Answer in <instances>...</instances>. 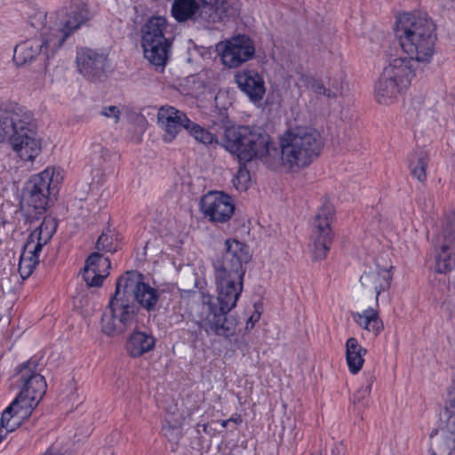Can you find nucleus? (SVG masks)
<instances>
[{"instance_id": "nucleus-1", "label": "nucleus", "mask_w": 455, "mask_h": 455, "mask_svg": "<svg viewBox=\"0 0 455 455\" xmlns=\"http://www.w3.org/2000/svg\"><path fill=\"white\" fill-rule=\"evenodd\" d=\"M10 141L24 161H32L41 151L33 113L17 103L0 105V142Z\"/></svg>"}, {"instance_id": "nucleus-2", "label": "nucleus", "mask_w": 455, "mask_h": 455, "mask_svg": "<svg viewBox=\"0 0 455 455\" xmlns=\"http://www.w3.org/2000/svg\"><path fill=\"white\" fill-rule=\"evenodd\" d=\"M218 297H204L199 313V325L206 332L229 337L235 333V320L228 314L236 306L243 291V280L215 278Z\"/></svg>"}, {"instance_id": "nucleus-3", "label": "nucleus", "mask_w": 455, "mask_h": 455, "mask_svg": "<svg viewBox=\"0 0 455 455\" xmlns=\"http://www.w3.org/2000/svg\"><path fill=\"white\" fill-rule=\"evenodd\" d=\"M396 36L407 55L419 63H428L435 53V25L425 14L405 13L396 22Z\"/></svg>"}, {"instance_id": "nucleus-4", "label": "nucleus", "mask_w": 455, "mask_h": 455, "mask_svg": "<svg viewBox=\"0 0 455 455\" xmlns=\"http://www.w3.org/2000/svg\"><path fill=\"white\" fill-rule=\"evenodd\" d=\"M323 148L321 134L311 127H296L279 138L282 166L297 172L311 164Z\"/></svg>"}, {"instance_id": "nucleus-5", "label": "nucleus", "mask_w": 455, "mask_h": 455, "mask_svg": "<svg viewBox=\"0 0 455 455\" xmlns=\"http://www.w3.org/2000/svg\"><path fill=\"white\" fill-rule=\"evenodd\" d=\"M220 146L231 155L237 156L239 162H251L260 159L270 164L272 140L268 133L261 127L239 125L225 129Z\"/></svg>"}, {"instance_id": "nucleus-6", "label": "nucleus", "mask_w": 455, "mask_h": 455, "mask_svg": "<svg viewBox=\"0 0 455 455\" xmlns=\"http://www.w3.org/2000/svg\"><path fill=\"white\" fill-rule=\"evenodd\" d=\"M392 266L365 271L360 277V283L366 296H373L376 308L369 307L363 312L353 313L354 321L363 329L378 336L384 329V323L379 316V299L382 292L391 286Z\"/></svg>"}, {"instance_id": "nucleus-7", "label": "nucleus", "mask_w": 455, "mask_h": 455, "mask_svg": "<svg viewBox=\"0 0 455 455\" xmlns=\"http://www.w3.org/2000/svg\"><path fill=\"white\" fill-rule=\"evenodd\" d=\"M122 290L116 285L101 319L100 328L104 334L114 337L123 334L136 321L139 307L129 298H125Z\"/></svg>"}, {"instance_id": "nucleus-8", "label": "nucleus", "mask_w": 455, "mask_h": 455, "mask_svg": "<svg viewBox=\"0 0 455 455\" xmlns=\"http://www.w3.org/2000/svg\"><path fill=\"white\" fill-rule=\"evenodd\" d=\"M167 20L163 16L151 17L141 28V44L145 58L162 71L167 62L170 43L164 36Z\"/></svg>"}, {"instance_id": "nucleus-9", "label": "nucleus", "mask_w": 455, "mask_h": 455, "mask_svg": "<svg viewBox=\"0 0 455 455\" xmlns=\"http://www.w3.org/2000/svg\"><path fill=\"white\" fill-rule=\"evenodd\" d=\"M56 228L55 220L45 217L40 226L28 235L19 262V272L23 279L29 277L35 270L39 263L40 251L52 239Z\"/></svg>"}, {"instance_id": "nucleus-10", "label": "nucleus", "mask_w": 455, "mask_h": 455, "mask_svg": "<svg viewBox=\"0 0 455 455\" xmlns=\"http://www.w3.org/2000/svg\"><path fill=\"white\" fill-rule=\"evenodd\" d=\"M226 0H175L172 13L179 22L198 19L216 22L228 13Z\"/></svg>"}, {"instance_id": "nucleus-11", "label": "nucleus", "mask_w": 455, "mask_h": 455, "mask_svg": "<svg viewBox=\"0 0 455 455\" xmlns=\"http://www.w3.org/2000/svg\"><path fill=\"white\" fill-rule=\"evenodd\" d=\"M62 179L60 171L55 167H47L40 173L33 175L29 179L25 190L27 204L38 211V212L45 211L49 196L51 194H55Z\"/></svg>"}, {"instance_id": "nucleus-12", "label": "nucleus", "mask_w": 455, "mask_h": 455, "mask_svg": "<svg viewBox=\"0 0 455 455\" xmlns=\"http://www.w3.org/2000/svg\"><path fill=\"white\" fill-rule=\"evenodd\" d=\"M17 376L21 389L15 399L26 413L38 404L45 394L47 384L44 377L37 372V363L33 359L20 366Z\"/></svg>"}, {"instance_id": "nucleus-13", "label": "nucleus", "mask_w": 455, "mask_h": 455, "mask_svg": "<svg viewBox=\"0 0 455 455\" xmlns=\"http://www.w3.org/2000/svg\"><path fill=\"white\" fill-rule=\"evenodd\" d=\"M225 247L222 256L213 262L215 278L243 280L245 273L243 264L251 259L247 245L236 240H227Z\"/></svg>"}, {"instance_id": "nucleus-14", "label": "nucleus", "mask_w": 455, "mask_h": 455, "mask_svg": "<svg viewBox=\"0 0 455 455\" xmlns=\"http://www.w3.org/2000/svg\"><path fill=\"white\" fill-rule=\"evenodd\" d=\"M60 39L52 38L45 29L40 36L26 39L14 48L13 61L18 67L34 63L40 57L50 60L60 50Z\"/></svg>"}, {"instance_id": "nucleus-15", "label": "nucleus", "mask_w": 455, "mask_h": 455, "mask_svg": "<svg viewBox=\"0 0 455 455\" xmlns=\"http://www.w3.org/2000/svg\"><path fill=\"white\" fill-rule=\"evenodd\" d=\"M116 286L125 298L135 301L147 311L154 310L159 300L158 290L143 282V275L137 271H127L116 280Z\"/></svg>"}, {"instance_id": "nucleus-16", "label": "nucleus", "mask_w": 455, "mask_h": 455, "mask_svg": "<svg viewBox=\"0 0 455 455\" xmlns=\"http://www.w3.org/2000/svg\"><path fill=\"white\" fill-rule=\"evenodd\" d=\"M334 210L331 204H324L315 215L311 223L312 254L315 260L324 259L332 242L331 223Z\"/></svg>"}, {"instance_id": "nucleus-17", "label": "nucleus", "mask_w": 455, "mask_h": 455, "mask_svg": "<svg viewBox=\"0 0 455 455\" xmlns=\"http://www.w3.org/2000/svg\"><path fill=\"white\" fill-rule=\"evenodd\" d=\"M435 267L439 273L455 268V211L449 212L441 222L436 239Z\"/></svg>"}, {"instance_id": "nucleus-18", "label": "nucleus", "mask_w": 455, "mask_h": 455, "mask_svg": "<svg viewBox=\"0 0 455 455\" xmlns=\"http://www.w3.org/2000/svg\"><path fill=\"white\" fill-rule=\"evenodd\" d=\"M222 63L228 68H236L251 60L255 52L252 41L245 36H238L226 43L219 44Z\"/></svg>"}, {"instance_id": "nucleus-19", "label": "nucleus", "mask_w": 455, "mask_h": 455, "mask_svg": "<svg viewBox=\"0 0 455 455\" xmlns=\"http://www.w3.org/2000/svg\"><path fill=\"white\" fill-rule=\"evenodd\" d=\"M87 14L84 8L77 4H70L59 12V21L54 27L46 28L52 38L60 39V49L66 39L86 20Z\"/></svg>"}, {"instance_id": "nucleus-20", "label": "nucleus", "mask_w": 455, "mask_h": 455, "mask_svg": "<svg viewBox=\"0 0 455 455\" xmlns=\"http://www.w3.org/2000/svg\"><path fill=\"white\" fill-rule=\"evenodd\" d=\"M204 215L214 223H225L232 217L235 205L231 197L222 192H209L200 203Z\"/></svg>"}, {"instance_id": "nucleus-21", "label": "nucleus", "mask_w": 455, "mask_h": 455, "mask_svg": "<svg viewBox=\"0 0 455 455\" xmlns=\"http://www.w3.org/2000/svg\"><path fill=\"white\" fill-rule=\"evenodd\" d=\"M107 55L100 51L87 47L77 50L76 62L78 71L87 79L100 78L104 73Z\"/></svg>"}, {"instance_id": "nucleus-22", "label": "nucleus", "mask_w": 455, "mask_h": 455, "mask_svg": "<svg viewBox=\"0 0 455 455\" xmlns=\"http://www.w3.org/2000/svg\"><path fill=\"white\" fill-rule=\"evenodd\" d=\"M158 124L164 131V140L170 142L179 133L181 128L188 130L189 119L185 113L173 107H162L157 114Z\"/></svg>"}, {"instance_id": "nucleus-23", "label": "nucleus", "mask_w": 455, "mask_h": 455, "mask_svg": "<svg viewBox=\"0 0 455 455\" xmlns=\"http://www.w3.org/2000/svg\"><path fill=\"white\" fill-rule=\"evenodd\" d=\"M110 260L99 252L92 253L86 259L83 269V278L90 287H100L103 280L108 275Z\"/></svg>"}, {"instance_id": "nucleus-24", "label": "nucleus", "mask_w": 455, "mask_h": 455, "mask_svg": "<svg viewBox=\"0 0 455 455\" xmlns=\"http://www.w3.org/2000/svg\"><path fill=\"white\" fill-rule=\"evenodd\" d=\"M418 63L410 57L395 58L389 62L383 72L406 90L415 76Z\"/></svg>"}, {"instance_id": "nucleus-25", "label": "nucleus", "mask_w": 455, "mask_h": 455, "mask_svg": "<svg viewBox=\"0 0 455 455\" xmlns=\"http://www.w3.org/2000/svg\"><path fill=\"white\" fill-rule=\"evenodd\" d=\"M239 88L244 92L251 100H260L265 94L262 77L255 70H243L235 76Z\"/></svg>"}, {"instance_id": "nucleus-26", "label": "nucleus", "mask_w": 455, "mask_h": 455, "mask_svg": "<svg viewBox=\"0 0 455 455\" xmlns=\"http://www.w3.org/2000/svg\"><path fill=\"white\" fill-rule=\"evenodd\" d=\"M404 91L405 89L400 86L399 83H396L391 77H387V76L382 72L381 76L375 85L374 97L378 103L389 105Z\"/></svg>"}, {"instance_id": "nucleus-27", "label": "nucleus", "mask_w": 455, "mask_h": 455, "mask_svg": "<svg viewBox=\"0 0 455 455\" xmlns=\"http://www.w3.org/2000/svg\"><path fill=\"white\" fill-rule=\"evenodd\" d=\"M155 338L143 331H134L127 339L125 348L132 357H139L155 347Z\"/></svg>"}, {"instance_id": "nucleus-28", "label": "nucleus", "mask_w": 455, "mask_h": 455, "mask_svg": "<svg viewBox=\"0 0 455 455\" xmlns=\"http://www.w3.org/2000/svg\"><path fill=\"white\" fill-rule=\"evenodd\" d=\"M366 354V349L363 348L355 338H349L346 343V359L349 371L355 374L363 367L364 359L363 355Z\"/></svg>"}, {"instance_id": "nucleus-29", "label": "nucleus", "mask_w": 455, "mask_h": 455, "mask_svg": "<svg viewBox=\"0 0 455 455\" xmlns=\"http://www.w3.org/2000/svg\"><path fill=\"white\" fill-rule=\"evenodd\" d=\"M446 412L448 413V418L445 426L444 442L449 450L455 451V379L449 391Z\"/></svg>"}, {"instance_id": "nucleus-30", "label": "nucleus", "mask_w": 455, "mask_h": 455, "mask_svg": "<svg viewBox=\"0 0 455 455\" xmlns=\"http://www.w3.org/2000/svg\"><path fill=\"white\" fill-rule=\"evenodd\" d=\"M428 164V156L423 150H419L411 153L409 156V168L411 174L418 180L423 181L426 180V169Z\"/></svg>"}, {"instance_id": "nucleus-31", "label": "nucleus", "mask_w": 455, "mask_h": 455, "mask_svg": "<svg viewBox=\"0 0 455 455\" xmlns=\"http://www.w3.org/2000/svg\"><path fill=\"white\" fill-rule=\"evenodd\" d=\"M282 428L283 432L280 435L281 445L288 449L295 447L299 437V431L297 429L295 421L286 417L282 421Z\"/></svg>"}, {"instance_id": "nucleus-32", "label": "nucleus", "mask_w": 455, "mask_h": 455, "mask_svg": "<svg viewBox=\"0 0 455 455\" xmlns=\"http://www.w3.org/2000/svg\"><path fill=\"white\" fill-rule=\"evenodd\" d=\"M182 419H172L171 415L165 418V423L163 426L162 432L170 441L177 442L181 437Z\"/></svg>"}, {"instance_id": "nucleus-33", "label": "nucleus", "mask_w": 455, "mask_h": 455, "mask_svg": "<svg viewBox=\"0 0 455 455\" xmlns=\"http://www.w3.org/2000/svg\"><path fill=\"white\" fill-rule=\"evenodd\" d=\"M188 133L193 136L197 141L203 144H212L213 142H217V138L215 135L211 133L209 131L201 127L197 124L189 121V124L188 127Z\"/></svg>"}, {"instance_id": "nucleus-34", "label": "nucleus", "mask_w": 455, "mask_h": 455, "mask_svg": "<svg viewBox=\"0 0 455 455\" xmlns=\"http://www.w3.org/2000/svg\"><path fill=\"white\" fill-rule=\"evenodd\" d=\"M251 181L250 172L247 170L244 164L240 162L239 169L233 178V184L237 190H246Z\"/></svg>"}, {"instance_id": "nucleus-35", "label": "nucleus", "mask_w": 455, "mask_h": 455, "mask_svg": "<svg viewBox=\"0 0 455 455\" xmlns=\"http://www.w3.org/2000/svg\"><path fill=\"white\" fill-rule=\"evenodd\" d=\"M308 87L315 93L318 95H323L329 99L336 98L339 93L338 88H335V90L326 88L322 82L316 79H311L309 81Z\"/></svg>"}, {"instance_id": "nucleus-36", "label": "nucleus", "mask_w": 455, "mask_h": 455, "mask_svg": "<svg viewBox=\"0 0 455 455\" xmlns=\"http://www.w3.org/2000/svg\"><path fill=\"white\" fill-rule=\"evenodd\" d=\"M375 380L373 376L367 378V385L360 387L354 395L355 403H362L366 397H368L371 391V386Z\"/></svg>"}, {"instance_id": "nucleus-37", "label": "nucleus", "mask_w": 455, "mask_h": 455, "mask_svg": "<svg viewBox=\"0 0 455 455\" xmlns=\"http://www.w3.org/2000/svg\"><path fill=\"white\" fill-rule=\"evenodd\" d=\"M46 23V13L43 11H36L33 15L29 16V24L36 29L44 28Z\"/></svg>"}, {"instance_id": "nucleus-38", "label": "nucleus", "mask_w": 455, "mask_h": 455, "mask_svg": "<svg viewBox=\"0 0 455 455\" xmlns=\"http://www.w3.org/2000/svg\"><path fill=\"white\" fill-rule=\"evenodd\" d=\"M96 249L98 251H116V248L113 245L112 237L108 235L102 234L97 240Z\"/></svg>"}, {"instance_id": "nucleus-39", "label": "nucleus", "mask_w": 455, "mask_h": 455, "mask_svg": "<svg viewBox=\"0 0 455 455\" xmlns=\"http://www.w3.org/2000/svg\"><path fill=\"white\" fill-rule=\"evenodd\" d=\"M100 114L109 119H113L115 124L120 120L121 111L116 106H108L102 108Z\"/></svg>"}, {"instance_id": "nucleus-40", "label": "nucleus", "mask_w": 455, "mask_h": 455, "mask_svg": "<svg viewBox=\"0 0 455 455\" xmlns=\"http://www.w3.org/2000/svg\"><path fill=\"white\" fill-rule=\"evenodd\" d=\"M68 394L67 395V398L72 405L80 403V399L78 397V395L76 394V387L75 383H73L72 381H70L68 385Z\"/></svg>"}, {"instance_id": "nucleus-41", "label": "nucleus", "mask_w": 455, "mask_h": 455, "mask_svg": "<svg viewBox=\"0 0 455 455\" xmlns=\"http://www.w3.org/2000/svg\"><path fill=\"white\" fill-rule=\"evenodd\" d=\"M345 448L342 443L335 444L331 449V455H344Z\"/></svg>"}, {"instance_id": "nucleus-42", "label": "nucleus", "mask_w": 455, "mask_h": 455, "mask_svg": "<svg viewBox=\"0 0 455 455\" xmlns=\"http://www.w3.org/2000/svg\"><path fill=\"white\" fill-rule=\"evenodd\" d=\"M201 428L202 430L204 432V433H208V425L207 424H198L197 425V432L200 433L201 432Z\"/></svg>"}, {"instance_id": "nucleus-43", "label": "nucleus", "mask_w": 455, "mask_h": 455, "mask_svg": "<svg viewBox=\"0 0 455 455\" xmlns=\"http://www.w3.org/2000/svg\"><path fill=\"white\" fill-rule=\"evenodd\" d=\"M44 455H63V454H61L59 451L50 449Z\"/></svg>"}, {"instance_id": "nucleus-44", "label": "nucleus", "mask_w": 455, "mask_h": 455, "mask_svg": "<svg viewBox=\"0 0 455 455\" xmlns=\"http://www.w3.org/2000/svg\"><path fill=\"white\" fill-rule=\"evenodd\" d=\"M232 421H233V418L228 419H226V420H222V421H221V426H222L223 427H228V425L229 423H231Z\"/></svg>"}, {"instance_id": "nucleus-45", "label": "nucleus", "mask_w": 455, "mask_h": 455, "mask_svg": "<svg viewBox=\"0 0 455 455\" xmlns=\"http://www.w3.org/2000/svg\"><path fill=\"white\" fill-rule=\"evenodd\" d=\"M241 421H242L241 418H237V419H233L232 422L237 424V423H240Z\"/></svg>"}, {"instance_id": "nucleus-46", "label": "nucleus", "mask_w": 455, "mask_h": 455, "mask_svg": "<svg viewBox=\"0 0 455 455\" xmlns=\"http://www.w3.org/2000/svg\"><path fill=\"white\" fill-rule=\"evenodd\" d=\"M428 455H436V454H435V451H434L433 449H431V448H430V449L428 450Z\"/></svg>"}, {"instance_id": "nucleus-47", "label": "nucleus", "mask_w": 455, "mask_h": 455, "mask_svg": "<svg viewBox=\"0 0 455 455\" xmlns=\"http://www.w3.org/2000/svg\"><path fill=\"white\" fill-rule=\"evenodd\" d=\"M452 210H453V211H455V207H454V208H452V209H450L449 211H447V212H445L444 216H445L449 212H451V211H452Z\"/></svg>"}]
</instances>
